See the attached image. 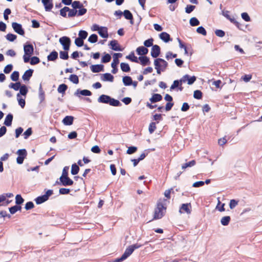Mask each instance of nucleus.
<instances>
[{
    "label": "nucleus",
    "instance_id": "f257e3e1",
    "mask_svg": "<svg viewBox=\"0 0 262 262\" xmlns=\"http://www.w3.org/2000/svg\"><path fill=\"white\" fill-rule=\"evenodd\" d=\"M24 54L23 60L25 63H30L31 65H35L40 62L39 58L37 56H32L33 54V46L30 43H26L24 45Z\"/></svg>",
    "mask_w": 262,
    "mask_h": 262
},
{
    "label": "nucleus",
    "instance_id": "f03ea898",
    "mask_svg": "<svg viewBox=\"0 0 262 262\" xmlns=\"http://www.w3.org/2000/svg\"><path fill=\"white\" fill-rule=\"evenodd\" d=\"M71 5L72 9H70V12L68 13V17H73L76 16H81L84 15L87 12V9L84 8L83 4L80 1H75L72 2Z\"/></svg>",
    "mask_w": 262,
    "mask_h": 262
},
{
    "label": "nucleus",
    "instance_id": "7ed1b4c3",
    "mask_svg": "<svg viewBox=\"0 0 262 262\" xmlns=\"http://www.w3.org/2000/svg\"><path fill=\"white\" fill-rule=\"evenodd\" d=\"M167 202V200L165 199L158 201L157 207L155 209L154 220L160 219L164 216L166 212Z\"/></svg>",
    "mask_w": 262,
    "mask_h": 262
},
{
    "label": "nucleus",
    "instance_id": "20e7f679",
    "mask_svg": "<svg viewBox=\"0 0 262 262\" xmlns=\"http://www.w3.org/2000/svg\"><path fill=\"white\" fill-rule=\"evenodd\" d=\"M134 249L132 248L131 246L128 247L125 250L124 253L122 256L115 259L113 262H122L127 258L134 252Z\"/></svg>",
    "mask_w": 262,
    "mask_h": 262
},
{
    "label": "nucleus",
    "instance_id": "39448f33",
    "mask_svg": "<svg viewBox=\"0 0 262 262\" xmlns=\"http://www.w3.org/2000/svg\"><path fill=\"white\" fill-rule=\"evenodd\" d=\"M134 249L132 248L131 246L128 247L125 250L124 253L122 256L115 259L113 262H122L127 258L134 252Z\"/></svg>",
    "mask_w": 262,
    "mask_h": 262
},
{
    "label": "nucleus",
    "instance_id": "423d86ee",
    "mask_svg": "<svg viewBox=\"0 0 262 262\" xmlns=\"http://www.w3.org/2000/svg\"><path fill=\"white\" fill-rule=\"evenodd\" d=\"M53 193L52 190H48L45 194L37 197L35 199V201L37 204H40L47 201L49 197Z\"/></svg>",
    "mask_w": 262,
    "mask_h": 262
},
{
    "label": "nucleus",
    "instance_id": "0eeeda50",
    "mask_svg": "<svg viewBox=\"0 0 262 262\" xmlns=\"http://www.w3.org/2000/svg\"><path fill=\"white\" fill-rule=\"evenodd\" d=\"M59 41L62 45L63 49L65 51H69L70 50L71 40L70 37L64 36L59 38Z\"/></svg>",
    "mask_w": 262,
    "mask_h": 262
},
{
    "label": "nucleus",
    "instance_id": "6e6552de",
    "mask_svg": "<svg viewBox=\"0 0 262 262\" xmlns=\"http://www.w3.org/2000/svg\"><path fill=\"white\" fill-rule=\"evenodd\" d=\"M60 182L56 181V184L62 185L64 186H71L73 184V181L69 177H64L59 178Z\"/></svg>",
    "mask_w": 262,
    "mask_h": 262
},
{
    "label": "nucleus",
    "instance_id": "1a4fd4ad",
    "mask_svg": "<svg viewBox=\"0 0 262 262\" xmlns=\"http://www.w3.org/2000/svg\"><path fill=\"white\" fill-rule=\"evenodd\" d=\"M12 27L16 33L20 35L24 36L25 32L20 24L13 22L12 23Z\"/></svg>",
    "mask_w": 262,
    "mask_h": 262
},
{
    "label": "nucleus",
    "instance_id": "9d476101",
    "mask_svg": "<svg viewBox=\"0 0 262 262\" xmlns=\"http://www.w3.org/2000/svg\"><path fill=\"white\" fill-rule=\"evenodd\" d=\"M196 78L195 76H191L188 74L184 75L181 78V83L182 82H187L188 84H192L196 80Z\"/></svg>",
    "mask_w": 262,
    "mask_h": 262
},
{
    "label": "nucleus",
    "instance_id": "9b49d317",
    "mask_svg": "<svg viewBox=\"0 0 262 262\" xmlns=\"http://www.w3.org/2000/svg\"><path fill=\"white\" fill-rule=\"evenodd\" d=\"M161 53V48L159 46L154 45L151 47L150 55L153 58L158 57Z\"/></svg>",
    "mask_w": 262,
    "mask_h": 262
},
{
    "label": "nucleus",
    "instance_id": "f8f14e48",
    "mask_svg": "<svg viewBox=\"0 0 262 262\" xmlns=\"http://www.w3.org/2000/svg\"><path fill=\"white\" fill-rule=\"evenodd\" d=\"M112 50L115 51H122L123 49L120 47L118 42L116 40H112L108 45Z\"/></svg>",
    "mask_w": 262,
    "mask_h": 262
},
{
    "label": "nucleus",
    "instance_id": "ddd939ff",
    "mask_svg": "<svg viewBox=\"0 0 262 262\" xmlns=\"http://www.w3.org/2000/svg\"><path fill=\"white\" fill-rule=\"evenodd\" d=\"M92 93L90 91L88 90H81L78 89L76 90V91L74 93V95L78 97H80L81 95L85 96H90L92 95Z\"/></svg>",
    "mask_w": 262,
    "mask_h": 262
},
{
    "label": "nucleus",
    "instance_id": "4468645a",
    "mask_svg": "<svg viewBox=\"0 0 262 262\" xmlns=\"http://www.w3.org/2000/svg\"><path fill=\"white\" fill-rule=\"evenodd\" d=\"M142 66H147L150 64L149 58L146 56H139L138 58V62Z\"/></svg>",
    "mask_w": 262,
    "mask_h": 262
},
{
    "label": "nucleus",
    "instance_id": "2eb2a0df",
    "mask_svg": "<svg viewBox=\"0 0 262 262\" xmlns=\"http://www.w3.org/2000/svg\"><path fill=\"white\" fill-rule=\"evenodd\" d=\"M136 51L139 56H146L148 53V49L144 46H140L136 49Z\"/></svg>",
    "mask_w": 262,
    "mask_h": 262
},
{
    "label": "nucleus",
    "instance_id": "dca6fc26",
    "mask_svg": "<svg viewBox=\"0 0 262 262\" xmlns=\"http://www.w3.org/2000/svg\"><path fill=\"white\" fill-rule=\"evenodd\" d=\"M46 11H50L53 7L52 0H41Z\"/></svg>",
    "mask_w": 262,
    "mask_h": 262
},
{
    "label": "nucleus",
    "instance_id": "f3484780",
    "mask_svg": "<svg viewBox=\"0 0 262 262\" xmlns=\"http://www.w3.org/2000/svg\"><path fill=\"white\" fill-rule=\"evenodd\" d=\"M122 56V54L121 53H114L113 54V61L111 66H118L119 63V58Z\"/></svg>",
    "mask_w": 262,
    "mask_h": 262
},
{
    "label": "nucleus",
    "instance_id": "a211bd4d",
    "mask_svg": "<svg viewBox=\"0 0 262 262\" xmlns=\"http://www.w3.org/2000/svg\"><path fill=\"white\" fill-rule=\"evenodd\" d=\"M159 38L164 42L167 43L172 40L170 35L166 32H162L159 34Z\"/></svg>",
    "mask_w": 262,
    "mask_h": 262
},
{
    "label": "nucleus",
    "instance_id": "6ab92c4d",
    "mask_svg": "<svg viewBox=\"0 0 262 262\" xmlns=\"http://www.w3.org/2000/svg\"><path fill=\"white\" fill-rule=\"evenodd\" d=\"M111 97L106 95L102 94L99 96L98 99V102L99 103L108 104Z\"/></svg>",
    "mask_w": 262,
    "mask_h": 262
},
{
    "label": "nucleus",
    "instance_id": "aec40b11",
    "mask_svg": "<svg viewBox=\"0 0 262 262\" xmlns=\"http://www.w3.org/2000/svg\"><path fill=\"white\" fill-rule=\"evenodd\" d=\"M107 30V27L101 26V28L98 30V33L102 38H106L108 36Z\"/></svg>",
    "mask_w": 262,
    "mask_h": 262
},
{
    "label": "nucleus",
    "instance_id": "412c9836",
    "mask_svg": "<svg viewBox=\"0 0 262 262\" xmlns=\"http://www.w3.org/2000/svg\"><path fill=\"white\" fill-rule=\"evenodd\" d=\"M58 54L57 51L53 50L47 56L48 61H55L58 59Z\"/></svg>",
    "mask_w": 262,
    "mask_h": 262
},
{
    "label": "nucleus",
    "instance_id": "4be33fe9",
    "mask_svg": "<svg viewBox=\"0 0 262 262\" xmlns=\"http://www.w3.org/2000/svg\"><path fill=\"white\" fill-rule=\"evenodd\" d=\"M19 93L17 94V98L20 97V95L23 96H26L28 93V90L27 86L25 84H20V88H19Z\"/></svg>",
    "mask_w": 262,
    "mask_h": 262
},
{
    "label": "nucleus",
    "instance_id": "5701e85b",
    "mask_svg": "<svg viewBox=\"0 0 262 262\" xmlns=\"http://www.w3.org/2000/svg\"><path fill=\"white\" fill-rule=\"evenodd\" d=\"M74 119L72 116H67L62 120V123L65 125H71L73 123Z\"/></svg>",
    "mask_w": 262,
    "mask_h": 262
},
{
    "label": "nucleus",
    "instance_id": "b1692460",
    "mask_svg": "<svg viewBox=\"0 0 262 262\" xmlns=\"http://www.w3.org/2000/svg\"><path fill=\"white\" fill-rule=\"evenodd\" d=\"M111 55L106 52L103 53V56L101 57V62L102 63H107L111 60Z\"/></svg>",
    "mask_w": 262,
    "mask_h": 262
},
{
    "label": "nucleus",
    "instance_id": "393cba45",
    "mask_svg": "<svg viewBox=\"0 0 262 262\" xmlns=\"http://www.w3.org/2000/svg\"><path fill=\"white\" fill-rule=\"evenodd\" d=\"M181 210L184 211L187 214H190L191 212V205L190 203L182 204L181 205Z\"/></svg>",
    "mask_w": 262,
    "mask_h": 262
},
{
    "label": "nucleus",
    "instance_id": "a878e982",
    "mask_svg": "<svg viewBox=\"0 0 262 262\" xmlns=\"http://www.w3.org/2000/svg\"><path fill=\"white\" fill-rule=\"evenodd\" d=\"M162 99V96L159 94H154L152 97L149 99L151 103H156L161 101Z\"/></svg>",
    "mask_w": 262,
    "mask_h": 262
},
{
    "label": "nucleus",
    "instance_id": "bb28decb",
    "mask_svg": "<svg viewBox=\"0 0 262 262\" xmlns=\"http://www.w3.org/2000/svg\"><path fill=\"white\" fill-rule=\"evenodd\" d=\"M38 98L40 100V103H42L45 99V93L42 89L41 83H40L39 87Z\"/></svg>",
    "mask_w": 262,
    "mask_h": 262
},
{
    "label": "nucleus",
    "instance_id": "cd10ccee",
    "mask_svg": "<svg viewBox=\"0 0 262 262\" xmlns=\"http://www.w3.org/2000/svg\"><path fill=\"white\" fill-rule=\"evenodd\" d=\"M33 70L32 69H29L27 70L24 75H23L22 78L24 80H29L31 77L32 76Z\"/></svg>",
    "mask_w": 262,
    "mask_h": 262
},
{
    "label": "nucleus",
    "instance_id": "c85d7f7f",
    "mask_svg": "<svg viewBox=\"0 0 262 262\" xmlns=\"http://www.w3.org/2000/svg\"><path fill=\"white\" fill-rule=\"evenodd\" d=\"M13 115L11 114H9L5 118L4 124L7 126H10L12 124L13 120Z\"/></svg>",
    "mask_w": 262,
    "mask_h": 262
},
{
    "label": "nucleus",
    "instance_id": "c756f323",
    "mask_svg": "<svg viewBox=\"0 0 262 262\" xmlns=\"http://www.w3.org/2000/svg\"><path fill=\"white\" fill-rule=\"evenodd\" d=\"M122 81L124 85L129 86L133 84V80L130 76H125L123 77Z\"/></svg>",
    "mask_w": 262,
    "mask_h": 262
},
{
    "label": "nucleus",
    "instance_id": "7c9ffc66",
    "mask_svg": "<svg viewBox=\"0 0 262 262\" xmlns=\"http://www.w3.org/2000/svg\"><path fill=\"white\" fill-rule=\"evenodd\" d=\"M138 58L135 56L134 51H132L129 55L126 56V58L132 62H138Z\"/></svg>",
    "mask_w": 262,
    "mask_h": 262
},
{
    "label": "nucleus",
    "instance_id": "2f4dec72",
    "mask_svg": "<svg viewBox=\"0 0 262 262\" xmlns=\"http://www.w3.org/2000/svg\"><path fill=\"white\" fill-rule=\"evenodd\" d=\"M189 25L191 27L198 26L200 25V21L196 17H192L189 20Z\"/></svg>",
    "mask_w": 262,
    "mask_h": 262
},
{
    "label": "nucleus",
    "instance_id": "473e14b6",
    "mask_svg": "<svg viewBox=\"0 0 262 262\" xmlns=\"http://www.w3.org/2000/svg\"><path fill=\"white\" fill-rule=\"evenodd\" d=\"M231 220L230 216H225L223 217L221 220V223L223 226H227L229 225Z\"/></svg>",
    "mask_w": 262,
    "mask_h": 262
},
{
    "label": "nucleus",
    "instance_id": "72a5a7b5",
    "mask_svg": "<svg viewBox=\"0 0 262 262\" xmlns=\"http://www.w3.org/2000/svg\"><path fill=\"white\" fill-rule=\"evenodd\" d=\"M70 12V8L68 7L65 6L60 10V15L63 17H67V12Z\"/></svg>",
    "mask_w": 262,
    "mask_h": 262
},
{
    "label": "nucleus",
    "instance_id": "f704fd0d",
    "mask_svg": "<svg viewBox=\"0 0 262 262\" xmlns=\"http://www.w3.org/2000/svg\"><path fill=\"white\" fill-rule=\"evenodd\" d=\"M68 89V86L66 84H61L59 85L57 91L59 93H61L62 95L65 94L66 90Z\"/></svg>",
    "mask_w": 262,
    "mask_h": 262
},
{
    "label": "nucleus",
    "instance_id": "c9c22d12",
    "mask_svg": "<svg viewBox=\"0 0 262 262\" xmlns=\"http://www.w3.org/2000/svg\"><path fill=\"white\" fill-rule=\"evenodd\" d=\"M103 78L102 80L106 81L113 82L114 81V76L110 73H105L103 75Z\"/></svg>",
    "mask_w": 262,
    "mask_h": 262
},
{
    "label": "nucleus",
    "instance_id": "e433bc0d",
    "mask_svg": "<svg viewBox=\"0 0 262 262\" xmlns=\"http://www.w3.org/2000/svg\"><path fill=\"white\" fill-rule=\"evenodd\" d=\"M154 40L152 38H150L148 39L145 40L143 42L144 47H145L146 48L150 47H152V46L154 45H153Z\"/></svg>",
    "mask_w": 262,
    "mask_h": 262
},
{
    "label": "nucleus",
    "instance_id": "4c0bfd02",
    "mask_svg": "<svg viewBox=\"0 0 262 262\" xmlns=\"http://www.w3.org/2000/svg\"><path fill=\"white\" fill-rule=\"evenodd\" d=\"M68 51H61L59 52V57L63 60H67L69 59Z\"/></svg>",
    "mask_w": 262,
    "mask_h": 262
},
{
    "label": "nucleus",
    "instance_id": "58836bf2",
    "mask_svg": "<svg viewBox=\"0 0 262 262\" xmlns=\"http://www.w3.org/2000/svg\"><path fill=\"white\" fill-rule=\"evenodd\" d=\"M109 104L113 106H120L122 105L119 100L112 97L111 98Z\"/></svg>",
    "mask_w": 262,
    "mask_h": 262
},
{
    "label": "nucleus",
    "instance_id": "ea45409f",
    "mask_svg": "<svg viewBox=\"0 0 262 262\" xmlns=\"http://www.w3.org/2000/svg\"><path fill=\"white\" fill-rule=\"evenodd\" d=\"M195 161L194 160H192L188 162H186L182 165L181 168L182 169H186L187 167H190L194 166L195 164Z\"/></svg>",
    "mask_w": 262,
    "mask_h": 262
},
{
    "label": "nucleus",
    "instance_id": "a19ab883",
    "mask_svg": "<svg viewBox=\"0 0 262 262\" xmlns=\"http://www.w3.org/2000/svg\"><path fill=\"white\" fill-rule=\"evenodd\" d=\"M196 32L199 34H201L203 36H206L207 35V31L205 28L203 26H199L196 29Z\"/></svg>",
    "mask_w": 262,
    "mask_h": 262
},
{
    "label": "nucleus",
    "instance_id": "79ce46f5",
    "mask_svg": "<svg viewBox=\"0 0 262 262\" xmlns=\"http://www.w3.org/2000/svg\"><path fill=\"white\" fill-rule=\"evenodd\" d=\"M196 7L192 5H187L185 8V12L187 14H190L195 9Z\"/></svg>",
    "mask_w": 262,
    "mask_h": 262
},
{
    "label": "nucleus",
    "instance_id": "37998d69",
    "mask_svg": "<svg viewBox=\"0 0 262 262\" xmlns=\"http://www.w3.org/2000/svg\"><path fill=\"white\" fill-rule=\"evenodd\" d=\"M21 83L20 82H16L15 83H11L9 85L10 88L14 89L15 91H18L20 88Z\"/></svg>",
    "mask_w": 262,
    "mask_h": 262
},
{
    "label": "nucleus",
    "instance_id": "c03bdc74",
    "mask_svg": "<svg viewBox=\"0 0 262 262\" xmlns=\"http://www.w3.org/2000/svg\"><path fill=\"white\" fill-rule=\"evenodd\" d=\"M79 171V166L76 165V164L74 163L72 164V168H71V173L73 175H76L77 174Z\"/></svg>",
    "mask_w": 262,
    "mask_h": 262
},
{
    "label": "nucleus",
    "instance_id": "a18cd8bd",
    "mask_svg": "<svg viewBox=\"0 0 262 262\" xmlns=\"http://www.w3.org/2000/svg\"><path fill=\"white\" fill-rule=\"evenodd\" d=\"M88 33L86 31L81 30L79 31L78 37H79L83 40H84L86 38V37H88Z\"/></svg>",
    "mask_w": 262,
    "mask_h": 262
},
{
    "label": "nucleus",
    "instance_id": "49530a36",
    "mask_svg": "<svg viewBox=\"0 0 262 262\" xmlns=\"http://www.w3.org/2000/svg\"><path fill=\"white\" fill-rule=\"evenodd\" d=\"M97 41L98 36L96 34H93L91 35L88 38V41L92 43H95Z\"/></svg>",
    "mask_w": 262,
    "mask_h": 262
},
{
    "label": "nucleus",
    "instance_id": "de8ad7c7",
    "mask_svg": "<svg viewBox=\"0 0 262 262\" xmlns=\"http://www.w3.org/2000/svg\"><path fill=\"white\" fill-rule=\"evenodd\" d=\"M17 38V36L15 34L12 33H8L6 36V38L9 41L13 42Z\"/></svg>",
    "mask_w": 262,
    "mask_h": 262
},
{
    "label": "nucleus",
    "instance_id": "09e8293b",
    "mask_svg": "<svg viewBox=\"0 0 262 262\" xmlns=\"http://www.w3.org/2000/svg\"><path fill=\"white\" fill-rule=\"evenodd\" d=\"M203 96V93L200 90H195L193 93V97L195 99H201Z\"/></svg>",
    "mask_w": 262,
    "mask_h": 262
},
{
    "label": "nucleus",
    "instance_id": "8fccbe9b",
    "mask_svg": "<svg viewBox=\"0 0 262 262\" xmlns=\"http://www.w3.org/2000/svg\"><path fill=\"white\" fill-rule=\"evenodd\" d=\"M24 202V199L20 194H17L15 196V203L16 205H20Z\"/></svg>",
    "mask_w": 262,
    "mask_h": 262
},
{
    "label": "nucleus",
    "instance_id": "3c124183",
    "mask_svg": "<svg viewBox=\"0 0 262 262\" xmlns=\"http://www.w3.org/2000/svg\"><path fill=\"white\" fill-rule=\"evenodd\" d=\"M91 71L93 73H98L104 71V67H90Z\"/></svg>",
    "mask_w": 262,
    "mask_h": 262
},
{
    "label": "nucleus",
    "instance_id": "603ef678",
    "mask_svg": "<svg viewBox=\"0 0 262 262\" xmlns=\"http://www.w3.org/2000/svg\"><path fill=\"white\" fill-rule=\"evenodd\" d=\"M17 154L18 155V157H24V158H26L27 152L25 149H18L17 151Z\"/></svg>",
    "mask_w": 262,
    "mask_h": 262
},
{
    "label": "nucleus",
    "instance_id": "864d4df0",
    "mask_svg": "<svg viewBox=\"0 0 262 262\" xmlns=\"http://www.w3.org/2000/svg\"><path fill=\"white\" fill-rule=\"evenodd\" d=\"M123 15H124L125 18L126 19H130L133 16L132 13L128 10H125L123 12Z\"/></svg>",
    "mask_w": 262,
    "mask_h": 262
},
{
    "label": "nucleus",
    "instance_id": "5fc2aeb1",
    "mask_svg": "<svg viewBox=\"0 0 262 262\" xmlns=\"http://www.w3.org/2000/svg\"><path fill=\"white\" fill-rule=\"evenodd\" d=\"M84 40L77 37L75 39V44L78 47H81L84 45Z\"/></svg>",
    "mask_w": 262,
    "mask_h": 262
},
{
    "label": "nucleus",
    "instance_id": "6e6d98bb",
    "mask_svg": "<svg viewBox=\"0 0 262 262\" xmlns=\"http://www.w3.org/2000/svg\"><path fill=\"white\" fill-rule=\"evenodd\" d=\"M242 18L245 21L249 22L251 21V18L247 12H243L241 13Z\"/></svg>",
    "mask_w": 262,
    "mask_h": 262
},
{
    "label": "nucleus",
    "instance_id": "4d7b16f0",
    "mask_svg": "<svg viewBox=\"0 0 262 262\" xmlns=\"http://www.w3.org/2000/svg\"><path fill=\"white\" fill-rule=\"evenodd\" d=\"M19 72L17 71H14L11 75V79L13 81H17L18 80L19 78Z\"/></svg>",
    "mask_w": 262,
    "mask_h": 262
},
{
    "label": "nucleus",
    "instance_id": "13d9d810",
    "mask_svg": "<svg viewBox=\"0 0 262 262\" xmlns=\"http://www.w3.org/2000/svg\"><path fill=\"white\" fill-rule=\"evenodd\" d=\"M69 79L71 81L75 84H78L79 82V79L78 76L75 74H72L70 76Z\"/></svg>",
    "mask_w": 262,
    "mask_h": 262
},
{
    "label": "nucleus",
    "instance_id": "bf43d9fd",
    "mask_svg": "<svg viewBox=\"0 0 262 262\" xmlns=\"http://www.w3.org/2000/svg\"><path fill=\"white\" fill-rule=\"evenodd\" d=\"M214 33L217 36L220 37H223L225 35V32L221 29H216Z\"/></svg>",
    "mask_w": 262,
    "mask_h": 262
},
{
    "label": "nucleus",
    "instance_id": "052dcab7",
    "mask_svg": "<svg viewBox=\"0 0 262 262\" xmlns=\"http://www.w3.org/2000/svg\"><path fill=\"white\" fill-rule=\"evenodd\" d=\"M252 77L251 74H245L241 77V80H243L245 82H248L252 79Z\"/></svg>",
    "mask_w": 262,
    "mask_h": 262
},
{
    "label": "nucleus",
    "instance_id": "680f3d73",
    "mask_svg": "<svg viewBox=\"0 0 262 262\" xmlns=\"http://www.w3.org/2000/svg\"><path fill=\"white\" fill-rule=\"evenodd\" d=\"M32 134V130L31 127L28 128L23 134L24 139H27Z\"/></svg>",
    "mask_w": 262,
    "mask_h": 262
},
{
    "label": "nucleus",
    "instance_id": "e2e57ef3",
    "mask_svg": "<svg viewBox=\"0 0 262 262\" xmlns=\"http://www.w3.org/2000/svg\"><path fill=\"white\" fill-rule=\"evenodd\" d=\"M238 201L232 199L231 200L229 203V207L231 209H233L235 207V206L238 204Z\"/></svg>",
    "mask_w": 262,
    "mask_h": 262
},
{
    "label": "nucleus",
    "instance_id": "0e129e2a",
    "mask_svg": "<svg viewBox=\"0 0 262 262\" xmlns=\"http://www.w3.org/2000/svg\"><path fill=\"white\" fill-rule=\"evenodd\" d=\"M156 129V122H151L149 126V132L150 134H152Z\"/></svg>",
    "mask_w": 262,
    "mask_h": 262
},
{
    "label": "nucleus",
    "instance_id": "69168bd1",
    "mask_svg": "<svg viewBox=\"0 0 262 262\" xmlns=\"http://www.w3.org/2000/svg\"><path fill=\"white\" fill-rule=\"evenodd\" d=\"M11 13V10L9 8H6L4 12V19L7 20L9 18V15Z\"/></svg>",
    "mask_w": 262,
    "mask_h": 262
},
{
    "label": "nucleus",
    "instance_id": "338daca9",
    "mask_svg": "<svg viewBox=\"0 0 262 262\" xmlns=\"http://www.w3.org/2000/svg\"><path fill=\"white\" fill-rule=\"evenodd\" d=\"M137 150V147L135 146H130L128 148L126 153L129 155L135 153Z\"/></svg>",
    "mask_w": 262,
    "mask_h": 262
},
{
    "label": "nucleus",
    "instance_id": "774afa93",
    "mask_svg": "<svg viewBox=\"0 0 262 262\" xmlns=\"http://www.w3.org/2000/svg\"><path fill=\"white\" fill-rule=\"evenodd\" d=\"M171 193H174V188L166 190L164 192V195L167 199H170Z\"/></svg>",
    "mask_w": 262,
    "mask_h": 262
}]
</instances>
